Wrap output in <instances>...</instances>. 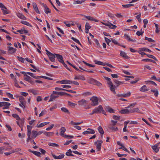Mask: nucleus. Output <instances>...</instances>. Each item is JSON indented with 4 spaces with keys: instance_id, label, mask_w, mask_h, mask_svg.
Masks as SVG:
<instances>
[{
    "instance_id": "nucleus-1",
    "label": "nucleus",
    "mask_w": 160,
    "mask_h": 160,
    "mask_svg": "<svg viewBox=\"0 0 160 160\" xmlns=\"http://www.w3.org/2000/svg\"><path fill=\"white\" fill-rule=\"evenodd\" d=\"M90 100L91 101V105L92 106H95L98 104V98L95 96H93L91 98Z\"/></svg>"
},
{
    "instance_id": "nucleus-2",
    "label": "nucleus",
    "mask_w": 160,
    "mask_h": 160,
    "mask_svg": "<svg viewBox=\"0 0 160 160\" xmlns=\"http://www.w3.org/2000/svg\"><path fill=\"white\" fill-rule=\"evenodd\" d=\"M45 51L47 52L46 54L48 55L50 60L52 62H55V58L56 57V55H55L56 54H53L47 49Z\"/></svg>"
},
{
    "instance_id": "nucleus-3",
    "label": "nucleus",
    "mask_w": 160,
    "mask_h": 160,
    "mask_svg": "<svg viewBox=\"0 0 160 160\" xmlns=\"http://www.w3.org/2000/svg\"><path fill=\"white\" fill-rule=\"evenodd\" d=\"M103 111V108L102 105H99L98 107H96L93 110V113H100Z\"/></svg>"
},
{
    "instance_id": "nucleus-4",
    "label": "nucleus",
    "mask_w": 160,
    "mask_h": 160,
    "mask_svg": "<svg viewBox=\"0 0 160 160\" xmlns=\"http://www.w3.org/2000/svg\"><path fill=\"white\" fill-rule=\"evenodd\" d=\"M95 133V131L92 129L88 128L87 130L82 132V134L84 135H86L87 134H94Z\"/></svg>"
},
{
    "instance_id": "nucleus-5",
    "label": "nucleus",
    "mask_w": 160,
    "mask_h": 160,
    "mask_svg": "<svg viewBox=\"0 0 160 160\" xmlns=\"http://www.w3.org/2000/svg\"><path fill=\"white\" fill-rule=\"evenodd\" d=\"M78 104L80 106H86L87 104V101L85 99H81L78 102Z\"/></svg>"
},
{
    "instance_id": "nucleus-6",
    "label": "nucleus",
    "mask_w": 160,
    "mask_h": 160,
    "mask_svg": "<svg viewBox=\"0 0 160 160\" xmlns=\"http://www.w3.org/2000/svg\"><path fill=\"white\" fill-rule=\"evenodd\" d=\"M82 16L87 19L88 20L94 21L96 22H98L99 21L98 19L94 18L90 16H87L83 14H82Z\"/></svg>"
},
{
    "instance_id": "nucleus-7",
    "label": "nucleus",
    "mask_w": 160,
    "mask_h": 160,
    "mask_svg": "<svg viewBox=\"0 0 160 160\" xmlns=\"http://www.w3.org/2000/svg\"><path fill=\"white\" fill-rule=\"evenodd\" d=\"M24 118H20L19 119L16 121V123L19 126H24Z\"/></svg>"
},
{
    "instance_id": "nucleus-8",
    "label": "nucleus",
    "mask_w": 160,
    "mask_h": 160,
    "mask_svg": "<svg viewBox=\"0 0 160 160\" xmlns=\"http://www.w3.org/2000/svg\"><path fill=\"white\" fill-rule=\"evenodd\" d=\"M102 143V140H98L97 142H95L96 144L97 149L98 151H100L101 148Z\"/></svg>"
},
{
    "instance_id": "nucleus-9",
    "label": "nucleus",
    "mask_w": 160,
    "mask_h": 160,
    "mask_svg": "<svg viewBox=\"0 0 160 160\" xmlns=\"http://www.w3.org/2000/svg\"><path fill=\"white\" fill-rule=\"evenodd\" d=\"M59 83L61 84H71V80H63L60 81H57V83Z\"/></svg>"
},
{
    "instance_id": "nucleus-10",
    "label": "nucleus",
    "mask_w": 160,
    "mask_h": 160,
    "mask_svg": "<svg viewBox=\"0 0 160 160\" xmlns=\"http://www.w3.org/2000/svg\"><path fill=\"white\" fill-rule=\"evenodd\" d=\"M55 55H56V57L57 58L59 62L61 63L63 62L64 61L62 55L58 54H55Z\"/></svg>"
},
{
    "instance_id": "nucleus-11",
    "label": "nucleus",
    "mask_w": 160,
    "mask_h": 160,
    "mask_svg": "<svg viewBox=\"0 0 160 160\" xmlns=\"http://www.w3.org/2000/svg\"><path fill=\"white\" fill-rule=\"evenodd\" d=\"M131 94V92H129L126 93H123L122 94H118L117 95V96L118 97H126L130 96Z\"/></svg>"
},
{
    "instance_id": "nucleus-12",
    "label": "nucleus",
    "mask_w": 160,
    "mask_h": 160,
    "mask_svg": "<svg viewBox=\"0 0 160 160\" xmlns=\"http://www.w3.org/2000/svg\"><path fill=\"white\" fill-rule=\"evenodd\" d=\"M120 55L124 58L128 59L129 57L127 55V54L124 52L121 51Z\"/></svg>"
},
{
    "instance_id": "nucleus-13",
    "label": "nucleus",
    "mask_w": 160,
    "mask_h": 160,
    "mask_svg": "<svg viewBox=\"0 0 160 160\" xmlns=\"http://www.w3.org/2000/svg\"><path fill=\"white\" fill-rule=\"evenodd\" d=\"M52 156L55 159H61L64 158V155L63 154H61L58 156H56L54 154H52Z\"/></svg>"
},
{
    "instance_id": "nucleus-14",
    "label": "nucleus",
    "mask_w": 160,
    "mask_h": 160,
    "mask_svg": "<svg viewBox=\"0 0 160 160\" xmlns=\"http://www.w3.org/2000/svg\"><path fill=\"white\" fill-rule=\"evenodd\" d=\"M42 5L45 8L44 12L48 14V13H50L51 12V11L49 9L46 5L44 4V3H42Z\"/></svg>"
},
{
    "instance_id": "nucleus-15",
    "label": "nucleus",
    "mask_w": 160,
    "mask_h": 160,
    "mask_svg": "<svg viewBox=\"0 0 160 160\" xmlns=\"http://www.w3.org/2000/svg\"><path fill=\"white\" fill-rule=\"evenodd\" d=\"M8 52L11 54H13L15 53L17 50L16 49L12 47L9 46L8 47Z\"/></svg>"
},
{
    "instance_id": "nucleus-16",
    "label": "nucleus",
    "mask_w": 160,
    "mask_h": 160,
    "mask_svg": "<svg viewBox=\"0 0 160 160\" xmlns=\"http://www.w3.org/2000/svg\"><path fill=\"white\" fill-rule=\"evenodd\" d=\"M160 142L156 144L155 145L153 146L152 147V149L156 152H157L159 151V148L158 146Z\"/></svg>"
},
{
    "instance_id": "nucleus-17",
    "label": "nucleus",
    "mask_w": 160,
    "mask_h": 160,
    "mask_svg": "<svg viewBox=\"0 0 160 160\" xmlns=\"http://www.w3.org/2000/svg\"><path fill=\"white\" fill-rule=\"evenodd\" d=\"M127 108H126L125 109H123L120 111V112L122 114H128L130 112V110L127 109Z\"/></svg>"
},
{
    "instance_id": "nucleus-18",
    "label": "nucleus",
    "mask_w": 160,
    "mask_h": 160,
    "mask_svg": "<svg viewBox=\"0 0 160 160\" xmlns=\"http://www.w3.org/2000/svg\"><path fill=\"white\" fill-rule=\"evenodd\" d=\"M106 110L107 111L110 113H114L115 112V110L112 108L110 107L107 106L106 107Z\"/></svg>"
},
{
    "instance_id": "nucleus-19",
    "label": "nucleus",
    "mask_w": 160,
    "mask_h": 160,
    "mask_svg": "<svg viewBox=\"0 0 160 160\" xmlns=\"http://www.w3.org/2000/svg\"><path fill=\"white\" fill-rule=\"evenodd\" d=\"M108 128L113 132H115L118 130V127L114 126L108 125Z\"/></svg>"
},
{
    "instance_id": "nucleus-20",
    "label": "nucleus",
    "mask_w": 160,
    "mask_h": 160,
    "mask_svg": "<svg viewBox=\"0 0 160 160\" xmlns=\"http://www.w3.org/2000/svg\"><path fill=\"white\" fill-rule=\"evenodd\" d=\"M60 135L64 137L65 135H64V132L66 131V129L65 127H62L60 129Z\"/></svg>"
},
{
    "instance_id": "nucleus-21",
    "label": "nucleus",
    "mask_w": 160,
    "mask_h": 160,
    "mask_svg": "<svg viewBox=\"0 0 160 160\" xmlns=\"http://www.w3.org/2000/svg\"><path fill=\"white\" fill-rule=\"evenodd\" d=\"M32 6L33 8L34 9L35 11L38 13L40 14V12L38 10V8L37 7V5L34 2L32 3Z\"/></svg>"
},
{
    "instance_id": "nucleus-22",
    "label": "nucleus",
    "mask_w": 160,
    "mask_h": 160,
    "mask_svg": "<svg viewBox=\"0 0 160 160\" xmlns=\"http://www.w3.org/2000/svg\"><path fill=\"white\" fill-rule=\"evenodd\" d=\"M17 32H19L21 34L26 33L28 32V31L27 30H25L24 28H22L20 30H17Z\"/></svg>"
},
{
    "instance_id": "nucleus-23",
    "label": "nucleus",
    "mask_w": 160,
    "mask_h": 160,
    "mask_svg": "<svg viewBox=\"0 0 160 160\" xmlns=\"http://www.w3.org/2000/svg\"><path fill=\"white\" fill-rule=\"evenodd\" d=\"M55 94H53V93L50 95V98L49 99V102H51L53 101V100L55 99L56 98H57L58 97V96L55 95Z\"/></svg>"
},
{
    "instance_id": "nucleus-24",
    "label": "nucleus",
    "mask_w": 160,
    "mask_h": 160,
    "mask_svg": "<svg viewBox=\"0 0 160 160\" xmlns=\"http://www.w3.org/2000/svg\"><path fill=\"white\" fill-rule=\"evenodd\" d=\"M149 90V89L147 88V87L146 85H143V86L140 89V90L141 92H147Z\"/></svg>"
},
{
    "instance_id": "nucleus-25",
    "label": "nucleus",
    "mask_w": 160,
    "mask_h": 160,
    "mask_svg": "<svg viewBox=\"0 0 160 160\" xmlns=\"http://www.w3.org/2000/svg\"><path fill=\"white\" fill-rule=\"evenodd\" d=\"M53 93L60 96L63 95L64 94L68 95V94L62 92L53 91Z\"/></svg>"
},
{
    "instance_id": "nucleus-26",
    "label": "nucleus",
    "mask_w": 160,
    "mask_h": 160,
    "mask_svg": "<svg viewBox=\"0 0 160 160\" xmlns=\"http://www.w3.org/2000/svg\"><path fill=\"white\" fill-rule=\"evenodd\" d=\"M124 38L127 40L128 41H131L132 42H134L135 40L131 39L130 38V36L127 34H125L124 36Z\"/></svg>"
},
{
    "instance_id": "nucleus-27",
    "label": "nucleus",
    "mask_w": 160,
    "mask_h": 160,
    "mask_svg": "<svg viewBox=\"0 0 160 160\" xmlns=\"http://www.w3.org/2000/svg\"><path fill=\"white\" fill-rule=\"evenodd\" d=\"M114 81L115 83L117 85V87L119 86V85L124 83V82L120 81L116 79L114 80Z\"/></svg>"
},
{
    "instance_id": "nucleus-28",
    "label": "nucleus",
    "mask_w": 160,
    "mask_h": 160,
    "mask_svg": "<svg viewBox=\"0 0 160 160\" xmlns=\"http://www.w3.org/2000/svg\"><path fill=\"white\" fill-rule=\"evenodd\" d=\"M98 132L101 134V137L102 138V135L103 134L104 132L102 127L101 126H99V127H98Z\"/></svg>"
},
{
    "instance_id": "nucleus-29",
    "label": "nucleus",
    "mask_w": 160,
    "mask_h": 160,
    "mask_svg": "<svg viewBox=\"0 0 160 160\" xmlns=\"http://www.w3.org/2000/svg\"><path fill=\"white\" fill-rule=\"evenodd\" d=\"M28 151L30 152H32L33 154H35V155H36L37 156L39 157L41 156V153L39 152H37L36 151H32L30 149H29Z\"/></svg>"
},
{
    "instance_id": "nucleus-30",
    "label": "nucleus",
    "mask_w": 160,
    "mask_h": 160,
    "mask_svg": "<svg viewBox=\"0 0 160 160\" xmlns=\"http://www.w3.org/2000/svg\"><path fill=\"white\" fill-rule=\"evenodd\" d=\"M17 16L23 20H26V18L21 13H18L17 14Z\"/></svg>"
},
{
    "instance_id": "nucleus-31",
    "label": "nucleus",
    "mask_w": 160,
    "mask_h": 160,
    "mask_svg": "<svg viewBox=\"0 0 160 160\" xmlns=\"http://www.w3.org/2000/svg\"><path fill=\"white\" fill-rule=\"evenodd\" d=\"M130 113H134L136 112H139V108H134L130 110Z\"/></svg>"
},
{
    "instance_id": "nucleus-32",
    "label": "nucleus",
    "mask_w": 160,
    "mask_h": 160,
    "mask_svg": "<svg viewBox=\"0 0 160 160\" xmlns=\"http://www.w3.org/2000/svg\"><path fill=\"white\" fill-rule=\"evenodd\" d=\"M27 134H31L32 127L30 125H27Z\"/></svg>"
},
{
    "instance_id": "nucleus-33",
    "label": "nucleus",
    "mask_w": 160,
    "mask_h": 160,
    "mask_svg": "<svg viewBox=\"0 0 160 160\" xmlns=\"http://www.w3.org/2000/svg\"><path fill=\"white\" fill-rule=\"evenodd\" d=\"M111 41L115 44L119 46H121V45L118 42V41L117 40H116L115 39H113L112 38H111Z\"/></svg>"
},
{
    "instance_id": "nucleus-34",
    "label": "nucleus",
    "mask_w": 160,
    "mask_h": 160,
    "mask_svg": "<svg viewBox=\"0 0 160 160\" xmlns=\"http://www.w3.org/2000/svg\"><path fill=\"white\" fill-rule=\"evenodd\" d=\"M110 89V90L113 93H115L116 92L115 91V88H116V87L113 85H112V86H109Z\"/></svg>"
},
{
    "instance_id": "nucleus-35",
    "label": "nucleus",
    "mask_w": 160,
    "mask_h": 160,
    "mask_svg": "<svg viewBox=\"0 0 160 160\" xmlns=\"http://www.w3.org/2000/svg\"><path fill=\"white\" fill-rule=\"evenodd\" d=\"M32 138H36L37 136V131L33 130L32 131Z\"/></svg>"
},
{
    "instance_id": "nucleus-36",
    "label": "nucleus",
    "mask_w": 160,
    "mask_h": 160,
    "mask_svg": "<svg viewBox=\"0 0 160 160\" xmlns=\"http://www.w3.org/2000/svg\"><path fill=\"white\" fill-rule=\"evenodd\" d=\"M24 79L26 81H28L29 82H31V78L29 76L26 75L25 76Z\"/></svg>"
},
{
    "instance_id": "nucleus-37",
    "label": "nucleus",
    "mask_w": 160,
    "mask_h": 160,
    "mask_svg": "<svg viewBox=\"0 0 160 160\" xmlns=\"http://www.w3.org/2000/svg\"><path fill=\"white\" fill-rule=\"evenodd\" d=\"M109 26L108 27L110 28L115 29L117 27L116 26L114 25L110 22H109Z\"/></svg>"
},
{
    "instance_id": "nucleus-38",
    "label": "nucleus",
    "mask_w": 160,
    "mask_h": 160,
    "mask_svg": "<svg viewBox=\"0 0 160 160\" xmlns=\"http://www.w3.org/2000/svg\"><path fill=\"white\" fill-rule=\"evenodd\" d=\"M68 105L72 108L74 107L77 105V104L71 102L69 101H68Z\"/></svg>"
},
{
    "instance_id": "nucleus-39",
    "label": "nucleus",
    "mask_w": 160,
    "mask_h": 160,
    "mask_svg": "<svg viewBox=\"0 0 160 160\" xmlns=\"http://www.w3.org/2000/svg\"><path fill=\"white\" fill-rule=\"evenodd\" d=\"M151 91L153 92H154V95L155 96L157 97L158 95V92L157 90H151Z\"/></svg>"
},
{
    "instance_id": "nucleus-40",
    "label": "nucleus",
    "mask_w": 160,
    "mask_h": 160,
    "mask_svg": "<svg viewBox=\"0 0 160 160\" xmlns=\"http://www.w3.org/2000/svg\"><path fill=\"white\" fill-rule=\"evenodd\" d=\"M155 26V32L156 33H158L160 31V28L158 27V24L154 23Z\"/></svg>"
},
{
    "instance_id": "nucleus-41",
    "label": "nucleus",
    "mask_w": 160,
    "mask_h": 160,
    "mask_svg": "<svg viewBox=\"0 0 160 160\" xmlns=\"http://www.w3.org/2000/svg\"><path fill=\"white\" fill-rule=\"evenodd\" d=\"M48 145L49 146L53 147H58V145L55 143H51V142H49L48 143Z\"/></svg>"
},
{
    "instance_id": "nucleus-42",
    "label": "nucleus",
    "mask_w": 160,
    "mask_h": 160,
    "mask_svg": "<svg viewBox=\"0 0 160 160\" xmlns=\"http://www.w3.org/2000/svg\"><path fill=\"white\" fill-rule=\"evenodd\" d=\"M142 61H145L146 62H154V61L153 60L149 58L142 59Z\"/></svg>"
},
{
    "instance_id": "nucleus-43",
    "label": "nucleus",
    "mask_w": 160,
    "mask_h": 160,
    "mask_svg": "<svg viewBox=\"0 0 160 160\" xmlns=\"http://www.w3.org/2000/svg\"><path fill=\"white\" fill-rule=\"evenodd\" d=\"M141 49V48H139L138 49V50L137 51V52L142 55H146V54L143 52L144 51H142Z\"/></svg>"
},
{
    "instance_id": "nucleus-44",
    "label": "nucleus",
    "mask_w": 160,
    "mask_h": 160,
    "mask_svg": "<svg viewBox=\"0 0 160 160\" xmlns=\"http://www.w3.org/2000/svg\"><path fill=\"white\" fill-rule=\"evenodd\" d=\"M44 133L45 135L46 136L49 137L50 136H52V134L53 133V132H44Z\"/></svg>"
},
{
    "instance_id": "nucleus-45",
    "label": "nucleus",
    "mask_w": 160,
    "mask_h": 160,
    "mask_svg": "<svg viewBox=\"0 0 160 160\" xmlns=\"http://www.w3.org/2000/svg\"><path fill=\"white\" fill-rule=\"evenodd\" d=\"M23 24L27 25L28 26L31 27L32 25L31 24L28 22L25 21H22L21 22Z\"/></svg>"
},
{
    "instance_id": "nucleus-46",
    "label": "nucleus",
    "mask_w": 160,
    "mask_h": 160,
    "mask_svg": "<svg viewBox=\"0 0 160 160\" xmlns=\"http://www.w3.org/2000/svg\"><path fill=\"white\" fill-rule=\"evenodd\" d=\"M78 80H85V78L83 75H78Z\"/></svg>"
},
{
    "instance_id": "nucleus-47",
    "label": "nucleus",
    "mask_w": 160,
    "mask_h": 160,
    "mask_svg": "<svg viewBox=\"0 0 160 160\" xmlns=\"http://www.w3.org/2000/svg\"><path fill=\"white\" fill-rule=\"evenodd\" d=\"M133 5V4H126V5H122V6L123 8H128L131 7Z\"/></svg>"
},
{
    "instance_id": "nucleus-48",
    "label": "nucleus",
    "mask_w": 160,
    "mask_h": 160,
    "mask_svg": "<svg viewBox=\"0 0 160 160\" xmlns=\"http://www.w3.org/2000/svg\"><path fill=\"white\" fill-rule=\"evenodd\" d=\"M71 39L73 41H74L75 42L77 43H78L80 45L81 44L80 41L77 39H76L73 37H72L71 38Z\"/></svg>"
},
{
    "instance_id": "nucleus-49",
    "label": "nucleus",
    "mask_w": 160,
    "mask_h": 160,
    "mask_svg": "<svg viewBox=\"0 0 160 160\" xmlns=\"http://www.w3.org/2000/svg\"><path fill=\"white\" fill-rule=\"evenodd\" d=\"M14 81L15 83V85H14L17 87L18 88H20L21 87L19 86L18 85V81L16 78L14 79Z\"/></svg>"
},
{
    "instance_id": "nucleus-50",
    "label": "nucleus",
    "mask_w": 160,
    "mask_h": 160,
    "mask_svg": "<svg viewBox=\"0 0 160 160\" xmlns=\"http://www.w3.org/2000/svg\"><path fill=\"white\" fill-rule=\"evenodd\" d=\"M141 49L142 50V51H143L144 52L146 51L148 52H151V50L146 48H141Z\"/></svg>"
},
{
    "instance_id": "nucleus-51",
    "label": "nucleus",
    "mask_w": 160,
    "mask_h": 160,
    "mask_svg": "<svg viewBox=\"0 0 160 160\" xmlns=\"http://www.w3.org/2000/svg\"><path fill=\"white\" fill-rule=\"evenodd\" d=\"M85 1H83V0H82V1H79V0H77V1H75L74 2H73V4H81L82 3V2H84Z\"/></svg>"
},
{
    "instance_id": "nucleus-52",
    "label": "nucleus",
    "mask_w": 160,
    "mask_h": 160,
    "mask_svg": "<svg viewBox=\"0 0 160 160\" xmlns=\"http://www.w3.org/2000/svg\"><path fill=\"white\" fill-rule=\"evenodd\" d=\"M95 63L99 65H103V63L101 61L95 60L94 61Z\"/></svg>"
},
{
    "instance_id": "nucleus-53",
    "label": "nucleus",
    "mask_w": 160,
    "mask_h": 160,
    "mask_svg": "<svg viewBox=\"0 0 160 160\" xmlns=\"http://www.w3.org/2000/svg\"><path fill=\"white\" fill-rule=\"evenodd\" d=\"M17 58H18V60L21 62L22 63H24V59L21 57H19L18 56L17 57Z\"/></svg>"
},
{
    "instance_id": "nucleus-54",
    "label": "nucleus",
    "mask_w": 160,
    "mask_h": 160,
    "mask_svg": "<svg viewBox=\"0 0 160 160\" xmlns=\"http://www.w3.org/2000/svg\"><path fill=\"white\" fill-rule=\"evenodd\" d=\"M82 95L83 96H84V97H86V96L90 95H91V93L89 92H84V93H82Z\"/></svg>"
},
{
    "instance_id": "nucleus-55",
    "label": "nucleus",
    "mask_w": 160,
    "mask_h": 160,
    "mask_svg": "<svg viewBox=\"0 0 160 160\" xmlns=\"http://www.w3.org/2000/svg\"><path fill=\"white\" fill-rule=\"evenodd\" d=\"M12 116L16 118V119L18 121L20 119V117L18 115L16 114H12Z\"/></svg>"
},
{
    "instance_id": "nucleus-56",
    "label": "nucleus",
    "mask_w": 160,
    "mask_h": 160,
    "mask_svg": "<svg viewBox=\"0 0 160 160\" xmlns=\"http://www.w3.org/2000/svg\"><path fill=\"white\" fill-rule=\"evenodd\" d=\"M117 121H114L113 120H111L110 124L109 125L115 126L117 123Z\"/></svg>"
},
{
    "instance_id": "nucleus-57",
    "label": "nucleus",
    "mask_w": 160,
    "mask_h": 160,
    "mask_svg": "<svg viewBox=\"0 0 160 160\" xmlns=\"http://www.w3.org/2000/svg\"><path fill=\"white\" fill-rule=\"evenodd\" d=\"M61 110L62 111L65 112H67L68 113H69V112L68 110L65 108H61Z\"/></svg>"
},
{
    "instance_id": "nucleus-58",
    "label": "nucleus",
    "mask_w": 160,
    "mask_h": 160,
    "mask_svg": "<svg viewBox=\"0 0 160 160\" xmlns=\"http://www.w3.org/2000/svg\"><path fill=\"white\" fill-rule=\"evenodd\" d=\"M6 150L3 147H0V154H2L4 151Z\"/></svg>"
},
{
    "instance_id": "nucleus-59",
    "label": "nucleus",
    "mask_w": 160,
    "mask_h": 160,
    "mask_svg": "<svg viewBox=\"0 0 160 160\" xmlns=\"http://www.w3.org/2000/svg\"><path fill=\"white\" fill-rule=\"evenodd\" d=\"M27 73L30 76H31L32 77L36 79H37V78L32 73L30 72H27Z\"/></svg>"
},
{
    "instance_id": "nucleus-60",
    "label": "nucleus",
    "mask_w": 160,
    "mask_h": 160,
    "mask_svg": "<svg viewBox=\"0 0 160 160\" xmlns=\"http://www.w3.org/2000/svg\"><path fill=\"white\" fill-rule=\"evenodd\" d=\"M27 135L28 136V138L27 140V142H28L29 140L31 139L32 138H32V136H31V134H27Z\"/></svg>"
},
{
    "instance_id": "nucleus-61",
    "label": "nucleus",
    "mask_w": 160,
    "mask_h": 160,
    "mask_svg": "<svg viewBox=\"0 0 160 160\" xmlns=\"http://www.w3.org/2000/svg\"><path fill=\"white\" fill-rule=\"evenodd\" d=\"M145 39L148 40L149 42H153L154 41L151 38H148L146 37H145Z\"/></svg>"
},
{
    "instance_id": "nucleus-62",
    "label": "nucleus",
    "mask_w": 160,
    "mask_h": 160,
    "mask_svg": "<svg viewBox=\"0 0 160 160\" xmlns=\"http://www.w3.org/2000/svg\"><path fill=\"white\" fill-rule=\"evenodd\" d=\"M119 149H122L123 150L128 152V153H130L127 150V149L124 146L123 147H120L119 148Z\"/></svg>"
},
{
    "instance_id": "nucleus-63",
    "label": "nucleus",
    "mask_w": 160,
    "mask_h": 160,
    "mask_svg": "<svg viewBox=\"0 0 160 160\" xmlns=\"http://www.w3.org/2000/svg\"><path fill=\"white\" fill-rule=\"evenodd\" d=\"M85 27V29H89L91 28V26H90L89 24L87 22L86 23Z\"/></svg>"
},
{
    "instance_id": "nucleus-64",
    "label": "nucleus",
    "mask_w": 160,
    "mask_h": 160,
    "mask_svg": "<svg viewBox=\"0 0 160 160\" xmlns=\"http://www.w3.org/2000/svg\"><path fill=\"white\" fill-rule=\"evenodd\" d=\"M2 105L3 107L5 106H10L11 105V104L8 102H2Z\"/></svg>"
}]
</instances>
